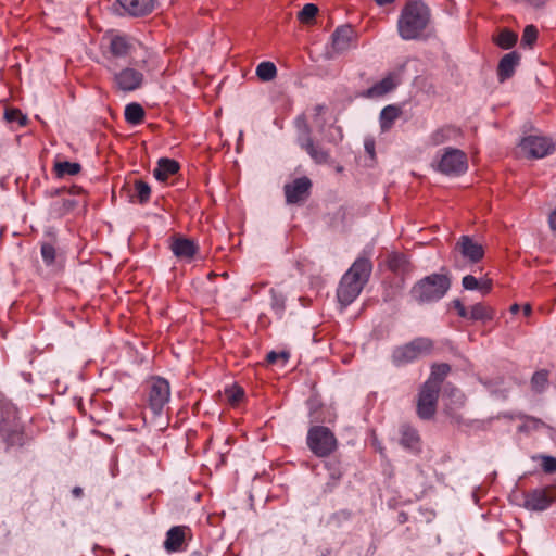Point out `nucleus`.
Masks as SVG:
<instances>
[{
  "mask_svg": "<svg viewBox=\"0 0 556 556\" xmlns=\"http://www.w3.org/2000/svg\"><path fill=\"white\" fill-rule=\"evenodd\" d=\"M431 20L428 5L420 0L407 1L397 21L399 35L404 40L419 39Z\"/></svg>",
  "mask_w": 556,
  "mask_h": 556,
  "instance_id": "1",
  "label": "nucleus"
},
{
  "mask_svg": "<svg viewBox=\"0 0 556 556\" xmlns=\"http://www.w3.org/2000/svg\"><path fill=\"white\" fill-rule=\"evenodd\" d=\"M371 269L369 260L361 257L343 275L337 290L338 301L342 306L346 307L359 295L369 279Z\"/></svg>",
  "mask_w": 556,
  "mask_h": 556,
  "instance_id": "2",
  "label": "nucleus"
},
{
  "mask_svg": "<svg viewBox=\"0 0 556 556\" xmlns=\"http://www.w3.org/2000/svg\"><path fill=\"white\" fill-rule=\"evenodd\" d=\"M451 287L450 278L442 274H432L420 279L412 288L413 299L420 303L437 302L442 299Z\"/></svg>",
  "mask_w": 556,
  "mask_h": 556,
  "instance_id": "3",
  "label": "nucleus"
},
{
  "mask_svg": "<svg viewBox=\"0 0 556 556\" xmlns=\"http://www.w3.org/2000/svg\"><path fill=\"white\" fill-rule=\"evenodd\" d=\"M108 71L112 74L113 88L121 92H131L142 87L144 81L143 73L135 67H119V64L111 62L106 64Z\"/></svg>",
  "mask_w": 556,
  "mask_h": 556,
  "instance_id": "4",
  "label": "nucleus"
},
{
  "mask_svg": "<svg viewBox=\"0 0 556 556\" xmlns=\"http://www.w3.org/2000/svg\"><path fill=\"white\" fill-rule=\"evenodd\" d=\"M307 445L317 457H326L337 450L333 432L324 426H314L307 432Z\"/></svg>",
  "mask_w": 556,
  "mask_h": 556,
  "instance_id": "5",
  "label": "nucleus"
},
{
  "mask_svg": "<svg viewBox=\"0 0 556 556\" xmlns=\"http://www.w3.org/2000/svg\"><path fill=\"white\" fill-rule=\"evenodd\" d=\"M432 348L431 341L426 338H417L412 342L397 346L392 353V362L402 366L427 355Z\"/></svg>",
  "mask_w": 556,
  "mask_h": 556,
  "instance_id": "6",
  "label": "nucleus"
},
{
  "mask_svg": "<svg viewBox=\"0 0 556 556\" xmlns=\"http://www.w3.org/2000/svg\"><path fill=\"white\" fill-rule=\"evenodd\" d=\"M0 437L11 445L21 443L22 427L18 422L16 408L11 404L1 406Z\"/></svg>",
  "mask_w": 556,
  "mask_h": 556,
  "instance_id": "7",
  "label": "nucleus"
},
{
  "mask_svg": "<svg viewBox=\"0 0 556 556\" xmlns=\"http://www.w3.org/2000/svg\"><path fill=\"white\" fill-rule=\"evenodd\" d=\"M556 144L552 138L531 135L521 139L519 153L527 159H542L555 151Z\"/></svg>",
  "mask_w": 556,
  "mask_h": 556,
  "instance_id": "8",
  "label": "nucleus"
},
{
  "mask_svg": "<svg viewBox=\"0 0 556 556\" xmlns=\"http://www.w3.org/2000/svg\"><path fill=\"white\" fill-rule=\"evenodd\" d=\"M137 41L130 37L116 35L110 39L109 55L106 56V64L111 62L119 64V60L131 58L136 52Z\"/></svg>",
  "mask_w": 556,
  "mask_h": 556,
  "instance_id": "9",
  "label": "nucleus"
},
{
  "mask_svg": "<svg viewBox=\"0 0 556 556\" xmlns=\"http://www.w3.org/2000/svg\"><path fill=\"white\" fill-rule=\"evenodd\" d=\"M170 387L164 378H153L150 381L149 405L154 414H161L164 406L169 402Z\"/></svg>",
  "mask_w": 556,
  "mask_h": 556,
  "instance_id": "10",
  "label": "nucleus"
},
{
  "mask_svg": "<svg viewBox=\"0 0 556 556\" xmlns=\"http://www.w3.org/2000/svg\"><path fill=\"white\" fill-rule=\"evenodd\" d=\"M453 252L455 256L459 254L471 264L480 262L484 256L483 247L467 235L459 237L455 243Z\"/></svg>",
  "mask_w": 556,
  "mask_h": 556,
  "instance_id": "11",
  "label": "nucleus"
},
{
  "mask_svg": "<svg viewBox=\"0 0 556 556\" xmlns=\"http://www.w3.org/2000/svg\"><path fill=\"white\" fill-rule=\"evenodd\" d=\"M467 155L458 149H446L442 155L439 169L443 174H460L467 169Z\"/></svg>",
  "mask_w": 556,
  "mask_h": 556,
  "instance_id": "12",
  "label": "nucleus"
},
{
  "mask_svg": "<svg viewBox=\"0 0 556 556\" xmlns=\"http://www.w3.org/2000/svg\"><path fill=\"white\" fill-rule=\"evenodd\" d=\"M556 500V490L535 489L525 495L523 506L528 510L542 511L551 506Z\"/></svg>",
  "mask_w": 556,
  "mask_h": 556,
  "instance_id": "13",
  "label": "nucleus"
},
{
  "mask_svg": "<svg viewBox=\"0 0 556 556\" xmlns=\"http://www.w3.org/2000/svg\"><path fill=\"white\" fill-rule=\"evenodd\" d=\"M311 188L312 181L308 179L307 176L299 177L294 179L292 182L286 184V202L288 204H299L304 202L309 195Z\"/></svg>",
  "mask_w": 556,
  "mask_h": 556,
  "instance_id": "14",
  "label": "nucleus"
},
{
  "mask_svg": "<svg viewBox=\"0 0 556 556\" xmlns=\"http://www.w3.org/2000/svg\"><path fill=\"white\" fill-rule=\"evenodd\" d=\"M439 391V389L424 383L417 403V413L420 418L429 419L434 415Z\"/></svg>",
  "mask_w": 556,
  "mask_h": 556,
  "instance_id": "15",
  "label": "nucleus"
},
{
  "mask_svg": "<svg viewBox=\"0 0 556 556\" xmlns=\"http://www.w3.org/2000/svg\"><path fill=\"white\" fill-rule=\"evenodd\" d=\"M300 146L306 151L314 163L325 165L332 162L330 152L320 144L315 143L312 138H301Z\"/></svg>",
  "mask_w": 556,
  "mask_h": 556,
  "instance_id": "16",
  "label": "nucleus"
},
{
  "mask_svg": "<svg viewBox=\"0 0 556 556\" xmlns=\"http://www.w3.org/2000/svg\"><path fill=\"white\" fill-rule=\"evenodd\" d=\"M188 528L182 526L172 527L167 533L166 539L164 541V548L167 553H176L184 549L186 532Z\"/></svg>",
  "mask_w": 556,
  "mask_h": 556,
  "instance_id": "17",
  "label": "nucleus"
},
{
  "mask_svg": "<svg viewBox=\"0 0 556 556\" xmlns=\"http://www.w3.org/2000/svg\"><path fill=\"white\" fill-rule=\"evenodd\" d=\"M520 62V54L516 51H511L507 54H505L498 63L497 66V76L500 81H505L506 79L510 78L516 67L518 66Z\"/></svg>",
  "mask_w": 556,
  "mask_h": 556,
  "instance_id": "18",
  "label": "nucleus"
},
{
  "mask_svg": "<svg viewBox=\"0 0 556 556\" xmlns=\"http://www.w3.org/2000/svg\"><path fill=\"white\" fill-rule=\"evenodd\" d=\"M117 2L131 16L147 15L153 10V0H117Z\"/></svg>",
  "mask_w": 556,
  "mask_h": 556,
  "instance_id": "19",
  "label": "nucleus"
},
{
  "mask_svg": "<svg viewBox=\"0 0 556 556\" xmlns=\"http://www.w3.org/2000/svg\"><path fill=\"white\" fill-rule=\"evenodd\" d=\"M399 84L397 77L390 73L384 78H382L380 81L376 83L374 86H371L366 91V97L368 98H379L388 92L392 91Z\"/></svg>",
  "mask_w": 556,
  "mask_h": 556,
  "instance_id": "20",
  "label": "nucleus"
},
{
  "mask_svg": "<svg viewBox=\"0 0 556 556\" xmlns=\"http://www.w3.org/2000/svg\"><path fill=\"white\" fill-rule=\"evenodd\" d=\"M170 249L176 257L191 261L198 248L192 240L178 238L172 242Z\"/></svg>",
  "mask_w": 556,
  "mask_h": 556,
  "instance_id": "21",
  "label": "nucleus"
},
{
  "mask_svg": "<svg viewBox=\"0 0 556 556\" xmlns=\"http://www.w3.org/2000/svg\"><path fill=\"white\" fill-rule=\"evenodd\" d=\"M353 29L351 26L345 25L336 29L332 34V48L337 52L345 51L351 43Z\"/></svg>",
  "mask_w": 556,
  "mask_h": 556,
  "instance_id": "22",
  "label": "nucleus"
},
{
  "mask_svg": "<svg viewBox=\"0 0 556 556\" xmlns=\"http://www.w3.org/2000/svg\"><path fill=\"white\" fill-rule=\"evenodd\" d=\"M402 111L396 105H387L380 113V127L382 131L389 130L394 121L397 119Z\"/></svg>",
  "mask_w": 556,
  "mask_h": 556,
  "instance_id": "23",
  "label": "nucleus"
},
{
  "mask_svg": "<svg viewBox=\"0 0 556 556\" xmlns=\"http://www.w3.org/2000/svg\"><path fill=\"white\" fill-rule=\"evenodd\" d=\"M401 444L413 452L419 450V435L417 431L408 426L402 427Z\"/></svg>",
  "mask_w": 556,
  "mask_h": 556,
  "instance_id": "24",
  "label": "nucleus"
},
{
  "mask_svg": "<svg viewBox=\"0 0 556 556\" xmlns=\"http://www.w3.org/2000/svg\"><path fill=\"white\" fill-rule=\"evenodd\" d=\"M450 371V366L447 364H438L432 367L430 377L425 382L428 387H433L440 390V386L444 378L447 376Z\"/></svg>",
  "mask_w": 556,
  "mask_h": 556,
  "instance_id": "25",
  "label": "nucleus"
},
{
  "mask_svg": "<svg viewBox=\"0 0 556 556\" xmlns=\"http://www.w3.org/2000/svg\"><path fill=\"white\" fill-rule=\"evenodd\" d=\"M517 39L518 35L515 31L503 28L493 40L500 48L507 50L516 45Z\"/></svg>",
  "mask_w": 556,
  "mask_h": 556,
  "instance_id": "26",
  "label": "nucleus"
},
{
  "mask_svg": "<svg viewBox=\"0 0 556 556\" xmlns=\"http://www.w3.org/2000/svg\"><path fill=\"white\" fill-rule=\"evenodd\" d=\"M144 110L138 103H130L125 108V119L127 123L138 125L143 121Z\"/></svg>",
  "mask_w": 556,
  "mask_h": 556,
  "instance_id": "27",
  "label": "nucleus"
},
{
  "mask_svg": "<svg viewBox=\"0 0 556 556\" xmlns=\"http://www.w3.org/2000/svg\"><path fill=\"white\" fill-rule=\"evenodd\" d=\"M180 170V164L169 157H161L157 161V166L153 170V174H178Z\"/></svg>",
  "mask_w": 556,
  "mask_h": 556,
  "instance_id": "28",
  "label": "nucleus"
},
{
  "mask_svg": "<svg viewBox=\"0 0 556 556\" xmlns=\"http://www.w3.org/2000/svg\"><path fill=\"white\" fill-rule=\"evenodd\" d=\"M256 76L262 81H270L277 76V67L273 62H262L256 67Z\"/></svg>",
  "mask_w": 556,
  "mask_h": 556,
  "instance_id": "29",
  "label": "nucleus"
},
{
  "mask_svg": "<svg viewBox=\"0 0 556 556\" xmlns=\"http://www.w3.org/2000/svg\"><path fill=\"white\" fill-rule=\"evenodd\" d=\"M76 205V201L72 197L62 198L55 200L52 203V213L56 216H61L64 213L71 211Z\"/></svg>",
  "mask_w": 556,
  "mask_h": 556,
  "instance_id": "30",
  "label": "nucleus"
},
{
  "mask_svg": "<svg viewBox=\"0 0 556 556\" xmlns=\"http://www.w3.org/2000/svg\"><path fill=\"white\" fill-rule=\"evenodd\" d=\"M467 318L470 320H488L492 318V313L484 305L477 303L468 309Z\"/></svg>",
  "mask_w": 556,
  "mask_h": 556,
  "instance_id": "31",
  "label": "nucleus"
},
{
  "mask_svg": "<svg viewBox=\"0 0 556 556\" xmlns=\"http://www.w3.org/2000/svg\"><path fill=\"white\" fill-rule=\"evenodd\" d=\"M270 306L274 313L281 317L286 308V298L282 293L270 290Z\"/></svg>",
  "mask_w": 556,
  "mask_h": 556,
  "instance_id": "32",
  "label": "nucleus"
},
{
  "mask_svg": "<svg viewBox=\"0 0 556 556\" xmlns=\"http://www.w3.org/2000/svg\"><path fill=\"white\" fill-rule=\"evenodd\" d=\"M80 169V164L76 162L56 161L54 163L55 174H78Z\"/></svg>",
  "mask_w": 556,
  "mask_h": 556,
  "instance_id": "33",
  "label": "nucleus"
},
{
  "mask_svg": "<svg viewBox=\"0 0 556 556\" xmlns=\"http://www.w3.org/2000/svg\"><path fill=\"white\" fill-rule=\"evenodd\" d=\"M318 13V8L317 5L313 4V3H307L303 7V9L299 12L298 14V18L301 23L303 24H308L311 23L315 16L317 15Z\"/></svg>",
  "mask_w": 556,
  "mask_h": 556,
  "instance_id": "34",
  "label": "nucleus"
},
{
  "mask_svg": "<svg viewBox=\"0 0 556 556\" xmlns=\"http://www.w3.org/2000/svg\"><path fill=\"white\" fill-rule=\"evenodd\" d=\"M4 118L8 123H17L20 126H25L27 123V116L24 115L21 110L15 108L7 109L4 112Z\"/></svg>",
  "mask_w": 556,
  "mask_h": 556,
  "instance_id": "35",
  "label": "nucleus"
},
{
  "mask_svg": "<svg viewBox=\"0 0 556 556\" xmlns=\"http://www.w3.org/2000/svg\"><path fill=\"white\" fill-rule=\"evenodd\" d=\"M151 193L150 186L142 180L135 181V195L138 198L140 203H144L149 200Z\"/></svg>",
  "mask_w": 556,
  "mask_h": 556,
  "instance_id": "36",
  "label": "nucleus"
},
{
  "mask_svg": "<svg viewBox=\"0 0 556 556\" xmlns=\"http://www.w3.org/2000/svg\"><path fill=\"white\" fill-rule=\"evenodd\" d=\"M538 39V29L533 25H528L523 29L521 45L527 47H532Z\"/></svg>",
  "mask_w": 556,
  "mask_h": 556,
  "instance_id": "37",
  "label": "nucleus"
},
{
  "mask_svg": "<svg viewBox=\"0 0 556 556\" xmlns=\"http://www.w3.org/2000/svg\"><path fill=\"white\" fill-rule=\"evenodd\" d=\"M547 374L545 371H538L532 376L531 386L535 392H542L547 386Z\"/></svg>",
  "mask_w": 556,
  "mask_h": 556,
  "instance_id": "38",
  "label": "nucleus"
},
{
  "mask_svg": "<svg viewBox=\"0 0 556 556\" xmlns=\"http://www.w3.org/2000/svg\"><path fill=\"white\" fill-rule=\"evenodd\" d=\"M295 125L300 132L299 140L301 138H312L311 137V127H309L307 119L304 115H301L296 118Z\"/></svg>",
  "mask_w": 556,
  "mask_h": 556,
  "instance_id": "39",
  "label": "nucleus"
},
{
  "mask_svg": "<svg viewBox=\"0 0 556 556\" xmlns=\"http://www.w3.org/2000/svg\"><path fill=\"white\" fill-rule=\"evenodd\" d=\"M448 135H450V129H447V128L438 129L430 136V142L433 146L442 144L447 140Z\"/></svg>",
  "mask_w": 556,
  "mask_h": 556,
  "instance_id": "40",
  "label": "nucleus"
},
{
  "mask_svg": "<svg viewBox=\"0 0 556 556\" xmlns=\"http://www.w3.org/2000/svg\"><path fill=\"white\" fill-rule=\"evenodd\" d=\"M226 396L231 404H237L243 396V390L240 387L232 386L226 389Z\"/></svg>",
  "mask_w": 556,
  "mask_h": 556,
  "instance_id": "41",
  "label": "nucleus"
},
{
  "mask_svg": "<svg viewBox=\"0 0 556 556\" xmlns=\"http://www.w3.org/2000/svg\"><path fill=\"white\" fill-rule=\"evenodd\" d=\"M41 256L47 265H51L55 258V249L49 243H43L41 245Z\"/></svg>",
  "mask_w": 556,
  "mask_h": 556,
  "instance_id": "42",
  "label": "nucleus"
},
{
  "mask_svg": "<svg viewBox=\"0 0 556 556\" xmlns=\"http://www.w3.org/2000/svg\"><path fill=\"white\" fill-rule=\"evenodd\" d=\"M544 422L538 418H534V417H527L525 419V422L520 426V430L521 431H528V430H538L542 427H544Z\"/></svg>",
  "mask_w": 556,
  "mask_h": 556,
  "instance_id": "43",
  "label": "nucleus"
},
{
  "mask_svg": "<svg viewBox=\"0 0 556 556\" xmlns=\"http://www.w3.org/2000/svg\"><path fill=\"white\" fill-rule=\"evenodd\" d=\"M463 288L469 291L478 290L480 287V280L472 275H466L462 280Z\"/></svg>",
  "mask_w": 556,
  "mask_h": 556,
  "instance_id": "44",
  "label": "nucleus"
},
{
  "mask_svg": "<svg viewBox=\"0 0 556 556\" xmlns=\"http://www.w3.org/2000/svg\"><path fill=\"white\" fill-rule=\"evenodd\" d=\"M542 468L545 472L552 473L556 471V458L553 456L542 457Z\"/></svg>",
  "mask_w": 556,
  "mask_h": 556,
  "instance_id": "45",
  "label": "nucleus"
},
{
  "mask_svg": "<svg viewBox=\"0 0 556 556\" xmlns=\"http://www.w3.org/2000/svg\"><path fill=\"white\" fill-rule=\"evenodd\" d=\"M289 358V354L286 352H275L271 351L267 354V362L270 364L277 363L279 359H282V363L285 364Z\"/></svg>",
  "mask_w": 556,
  "mask_h": 556,
  "instance_id": "46",
  "label": "nucleus"
},
{
  "mask_svg": "<svg viewBox=\"0 0 556 556\" xmlns=\"http://www.w3.org/2000/svg\"><path fill=\"white\" fill-rule=\"evenodd\" d=\"M453 306L455 307V309L457 311L458 315L463 318H467L468 317V309L464 306V304L462 303L460 300H454L453 301Z\"/></svg>",
  "mask_w": 556,
  "mask_h": 556,
  "instance_id": "47",
  "label": "nucleus"
},
{
  "mask_svg": "<svg viewBox=\"0 0 556 556\" xmlns=\"http://www.w3.org/2000/svg\"><path fill=\"white\" fill-rule=\"evenodd\" d=\"M405 263V260L403 256L401 255H394L391 261H390V267L393 269V270H396L400 268V266L402 264Z\"/></svg>",
  "mask_w": 556,
  "mask_h": 556,
  "instance_id": "48",
  "label": "nucleus"
},
{
  "mask_svg": "<svg viewBox=\"0 0 556 556\" xmlns=\"http://www.w3.org/2000/svg\"><path fill=\"white\" fill-rule=\"evenodd\" d=\"M491 288H492V285H491V281L490 280H481L480 281V287H479V291L482 293V294H488L490 291H491Z\"/></svg>",
  "mask_w": 556,
  "mask_h": 556,
  "instance_id": "49",
  "label": "nucleus"
},
{
  "mask_svg": "<svg viewBox=\"0 0 556 556\" xmlns=\"http://www.w3.org/2000/svg\"><path fill=\"white\" fill-rule=\"evenodd\" d=\"M548 223H549L551 229L553 231H556V208L551 213Z\"/></svg>",
  "mask_w": 556,
  "mask_h": 556,
  "instance_id": "50",
  "label": "nucleus"
},
{
  "mask_svg": "<svg viewBox=\"0 0 556 556\" xmlns=\"http://www.w3.org/2000/svg\"><path fill=\"white\" fill-rule=\"evenodd\" d=\"M529 5L533 8H541L545 4L546 0H525Z\"/></svg>",
  "mask_w": 556,
  "mask_h": 556,
  "instance_id": "51",
  "label": "nucleus"
},
{
  "mask_svg": "<svg viewBox=\"0 0 556 556\" xmlns=\"http://www.w3.org/2000/svg\"><path fill=\"white\" fill-rule=\"evenodd\" d=\"M326 106L324 104H317L314 106L315 116L324 114Z\"/></svg>",
  "mask_w": 556,
  "mask_h": 556,
  "instance_id": "52",
  "label": "nucleus"
},
{
  "mask_svg": "<svg viewBox=\"0 0 556 556\" xmlns=\"http://www.w3.org/2000/svg\"><path fill=\"white\" fill-rule=\"evenodd\" d=\"M72 492L74 496L79 497L83 494V489L79 486H75Z\"/></svg>",
  "mask_w": 556,
  "mask_h": 556,
  "instance_id": "53",
  "label": "nucleus"
},
{
  "mask_svg": "<svg viewBox=\"0 0 556 556\" xmlns=\"http://www.w3.org/2000/svg\"><path fill=\"white\" fill-rule=\"evenodd\" d=\"M365 148L369 153L374 152V142H366Z\"/></svg>",
  "mask_w": 556,
  "mask_h": 556,
  "instance_id": "54",
  "label": "nucleus"
},
{
  "mask_svg": "<svg viewBox=\"0 0 556 556\" xmlns=\"http://www.w3.org/2000/svg\"><path fill=\"white\" fill-rule=\"evenodd\" d=\"M334 129H336V131H337V134H338L339 140H342V138H343V132H342L341 127H336Z\"/></svg>",
  "mask_w": 556,
  "mask_h": 556,
  "instance_id": "55",
  "label": "nucleus"
},
{
  "mask_svg": "<svg viewBox=\"0 0 556 556\" xmlns=\"http://www.w3.org/2000/svg\"><path fill=\"white\" fill-rule=\"evenodd\" d=\"M379 5L391 3L393 0H375Z\"/></svg>",
  "mask_w": 556,
  "mask_h": 556,
  "instance_id": "56",
  "label": "nucleus"
},
{
  "mask_svg": "<svg viewBox=\"0 0 556 556\" xmlns=\"http://www.w3.org/2000/svg\"><path fill=\"white\" fill-rule=\"evenodd\" d=\"M525 315H530L531 313V306L529 304L525 305L523 307Z\"/></svg>",
  "mask_w": 556,
  "mask_h": 556,
  "instance_id": "57",
  "label": "nucleus"
},
{
  "mask_svg": "<svg viewBox=\"0 0 556 556\" xmlns=\"http://www.w3.org/2000/svg\"><path fill=\"white\" fill-rule=\"evenodd\" d=\"M160 181H166V179L168 178V176H161V175H157L155 176Z\"/></svg>",
  "mask_w": 556,
  "mask_h": 556,
  "instance_id": "58",
  "label": "nucleus"
},
{
  "mask_svg": "<svg viewBox=\"0 0 556 556\" xmlns=\"http://www.w3.org/2000/svg\"><path fill=\"white\" fill-rule=\"evenodd\" d=\"M510 309L513 313H517L519 309V306L517 304H514Z\"/></svg>",
  "mask_w": 556,
  "mask_h": 556,
  "instance_id": "59",
  "label": "nucleus"
},
{
  "mask_svg": "<svg viewBox=\"0 0 556 556\" xmlns=\"http://www.w3.org/2000/svg\"><path fill=\"white\" fill-rule=\"evenodd\" d=\"M62 191H63V189H54V190H53V192H54L55 194H60Z\"/></svg>",
  "mask_w": 556,
  "mask_h": 556,
  "instance_id": "60",
  "label": "nucleus"
}]
</instances>
